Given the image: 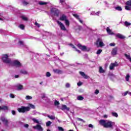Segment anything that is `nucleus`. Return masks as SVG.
I'll list each match as a JSON object with an SVG mask.
<instances>
[{"label":"nucleus","mask_w":131,"mask_h":131,"mask_svg":"<svg viewBox=\"0 0 131 131\" xmlns=\"http://www.w3.org/2000/svg\"><path fill=\"white\" fill-rule=\"evenodd\" d=\"M116 37H118V38H120L121 39H124V38H125V36H123L122 34L120 33L116 34Z\"/></svg>","instance_id":"nucleus-16"},{"label":"nucleus","mask_w":131,"mask_h":131,"mask_svg":"<svg viewBox=\"0 0 131 131\" xmlns=\"http://www.w3.org/2000/svg\"><path fill=\"white\" fill-rule=\"evenodd\" d=\"M9 110V107L7 106H3L2 107L1 106V110Z\"/></svg>","instance_id":"nucleus-29"},{"label":"nucleus","mask_w":131,"mask_h":131,"mask_svg":"<svg viewBox=\"0 0 131 131\" xmlns=\"http://www.w3.org/2000/svg\"><path fill=\"white\" fill-rule=\"evenodd\" d=\"M57 23L60 26L61 30H63V31H66V28L65 27V26L64 25V24H63V23L59 20L57 21Z\"/></svg>","instance_id":"nucleus-8"},{"label":"nucleus","mask_w":131,"mask_h":131,"mask_svg":"<svg viewBox=\"0 0 131 131\" xmlns=\"http://www.w3.org/2000/svg\"><path fill=\"white\" fill-rule=\"evenodd\" d=\"M20 73H21V74H24L25 75H26L28 74L27 71H26V70H21Z\"/></svg>","instance_id":"nucleus-28"},{"label":"nucleus","mask_w":131,"mask_h":131,"mask_svg":"<svg viewBox=\"0 0 131 131\" xmlns=\"http://www.w3.org/2000/svg\"><path fill=\"white\" fill-rule=\"evenodd\" d=\"M69 46H70V47H71L72 48H73V49H75V47L72 45V44H70Z\"/></svg>","instance_id":"nucleus-60"},{"label":"nucleus","mask_w":131,"mask_h":131,"mask_svg":"<svg viewBox=\"0 0 131 131\" xmlns=\"http://www.w3.org/2000/svg\"><path fill=\"white\" fill-rule=\"evenodd\" d=\"M19 43H20V45H23V41H19Z\"/></svg>","instance_id":"nucleus-64"},{"label":"nucleus","mask_w":131,"mask_h":131,"mask_svg":"<svg viewBox=\"0 0 131 131\" xmlns=\"http://www.w3.org/2000/svg\"><path fill=\"white\" fill-rule=\"evenodd\" d=\"M112 115L114 117H118V114L117 113H112Z\"/></svg>","instance_id":"nucleus-40"},{"label":"nucleus","mask_w":131,"mask_h":131,"mask_svg":"<svg viewBox=\"0 0 131 131\" xmlns=\"http://www.w3.org/2000/svg\"><path fill=\"white\" fill-rule=\"evenodd\" d=\"M95 94H96V95H98V94H99V90H96L95 92Z\"/></svg>","instance_id":"nucleus-61"},{"label":"nucleus","mask_w":131,"mask_h":131,"mask_svg":"<svg viewBox=\"0 0 131 131\" xmlns=\"http://www.w3.org/2000/svg\"><path fill=\"white\" fill-rule=\"evenodd\" d=\"M23 4H24V6H27V5H28V3L26 1L23 2Z\"/></svg>","instance_id":"nucleus-51"},{"label":"nucleus","mask_w":131,"mask_h":131,"mask_svg":"<svg viewBox=\"0 0 131 131\" xmlns=\"http://www.w3.org/2000/svg\"><path fill=\"white\" fill-rule=\"evenodd\" d=\"M78 20L80 23H81V24H83V21H82V20L80 19V18H79Z\"/></svg>","instance_id":"nucleus-58"},{"label":"nucleus","mask_w":131,"mask_h":131,"mask_svg":"<svg viewBox=\"0 0 131 131\" xmlns=\"http://www.w3.org/2000/svg\"><path fill=\"white\" fill-rule=\"evenodd\" d=\"M57 128L59 131H64V128H63L62 127L58 126L57 127Z\"/></svg>","instance_id":"nucleus-43"},{"label":"nucleus","mask_w":131,"mask_h":131,"mask_svg":"<svg viewBox=\"0 0 131 131\" xmlns=\"http://www.w3.org/2000/svg\"><path fill=\"white\" fill-rule=\"evenodd\" d=\"M95 45L97 48L104 47V42H103V40L101 38H98L95 43Z\"/></svg>","instance_id":"nucleus-6"},{"label":"nucleus","mask_w":131,"mask_h":131,"mask_svg":"<svg viewBox=\"0 0 131 131\" xmlns=\"http://www.w3.org/2000/svg\"><path fill=\"white\" fill-rule=\"evenodd\" d=\"M130 77V76L129 75V74H127V75L125 77L126 81H128V80H129V78Z\"/></svg>","instance_id":"nucleus-31"},{"label":"nucleus","mask_w":131,"mask_h":131,"mask_svg":"<svg viewBox=\"0 0 131 131\" xmlns=\"http://www.w3.org/2000/svg\"><path fill=\"white\" fill-rule=\"evenodd\" d=\"M1 120L4 123V124H5V125H6V126H9V121L8 120L6 119L5 117H1Z\"/></svg>","instance_id":"nucleus-11"},{"label":"nucleus","mask_w":131,"mask_h":131,"mask_svg":"<svg viewBox=\"0 0 131 131\" xmlns=\"http://www.w3.org/2000/svg\"><path fill=\"white\" fill-rule=\"evenodd\" d=\"M34 25L36 26V27H37L38 28H39L41 26L40 24L37 23V22H35L34 23Z\"/></svg>","instance_id":"nucleus-36"},{"label":"nucleus","mask_w":131,"mask_h":131,"mask_svg":"<svg viewBox=\"0 0 131 131\" xmlns=\"http://www.w3.org/2000/svg\"><path fill=\"white\" fill-rule=\"evenodd\" d=\"M89 127H91V129H89V130H92L94 128V125L92 124H90L88 125Z\"/></svg>","instance_id":"nucleus-42"},{"label":"nucleus","mask_w":131,"mask_h":131,"mask_svg":"<svg viewBox=\"0 0 131 131\" xmlns=\"http://www.w3.org/2000/svg\"><path fill=\"white\" fill-rule=\"evenodd\" d=\"M115 9L117 10V11H122V8L120 6H118L115 8Z\"/></svg>","instance_id":"nucleus-34"},{"label":"nucleus","mask_w":131,"mask_h":131,"mask_svg":"<svg viewBox=\"0 0 131 131\" xmlns=\"http://www.w3.org/2000/svg\"><path fill=\"white\" fill-rule=\"evenodd\" d=\"M10 64L11 66H14V67H17V68H20L22 66V64H21V62L19 61L18 60H14L13 61H10Z\"/></svg>","instance_id":"nucleus-3"},{"label":"nucleus","mask_w":131,"mask_h":131,"mask_svg":"<svg viewBox=\"0 0 131 131\" xmlns=\"http://www.w3.org/2000/svg\"><path fill=\"white\" fill-rule=\"evenodd\" d=\"M52 124V122L51 121H49L46 122V126H50Z\"/></svg>","instance_id":"nucleus-37"},{"label":"nucleus","mask_w":131,"mask_h":131,"mask_svg":"<svg viewBox=\"0 0 131 131\" xmlns=\"http://www.w3.org/2000/svg\"><path fill=\"white\" fill-rule=\"evenodd\" d=\"M125 10H127V11H130L131 10V0L128 1L125 3Z\"/></svg>","instance_id":"nucleus-7"},{"label":"nucleus","mask_w":131,"mask_h":131,"mask_svg":"<svg viewBox=\"0 0 131 131\" xmlns=\"http://www.w3.org/2000/svg\"><path fill=\"white\" fill-rule=\"evenodd\" d=\"M60 4H61V5H62L63 6H64V7H65L64 5H66V3H65V2L64 1V0H60Z\"/></svg>","instance_id":"nucleus-39"},{"label":"nucleus","mask_w":131,"mask_h":131,"mask_svg":"<svg viewBox=\"0 0 131 131\" xmlns=\"http://www.w3.org/2000/svg\"><path fill=\"white\" fill-rule=\"evenodd\" d=\"M66 88H70V83H67L66 84Z\"/></svg>","instance_id":"nucleus-49"},{"label":"nucleus","mask_w":131,"mask_h":131,"mask_svg":"<svg viewBox=\"0 0 131 131\" xmlns=\"http://www.w3.org/2000/svg\"><path fill=\"white\" fill-rule=\"evenodd\" d=\"M10 98H12V99H14V98H15V95H14V94H10Z\"/></svg>","instance_id":"nucleus-52"},{"label":"nucleus","mask_w":131,"mask_h":131,"mask_svg":"<svg viewBox=\"0 0 131 131\" xmlns=\"http://www.w3.org/2000/svg\"><path fill=\"white\" fill-rule=\"evenodd\" d=\"M128 93H129V92L126 91V92H124V93H123L122 95L124 96H126V95H127V94L128 95Z\"/></svg>","instance_id":"nucleus-50"},{"label":"nucleus","mask_w":131,"mask_h":131,"mask_svg":"<svg viewBox=\"0 0 131 131\" xmlns=\"http://www.w3.org/2000/svg\"><path fill=\"white\" fill-rule=\"evenodd\" d=\"M124 56L127 59V60H128L129 61V62H131V57H130V55L129 54H127L126 53L124 54Z\"/></svg>","instance_id":"nucleus-22"},{"label":"nucleus","mask_w":131,"mask_h":131,"mask_svg":"<svg viewBox=\"0 0 131 131\" xmlns=\"http://www.w3.org/2000/svg\"><path fill=\"white\" fill-rule=\"evenodd\" d=\"M33 114H34V115H36V114H40V113H39L36 112V111H33Z\"/></svg>","instance_id":"nucleus-53"},{"label":"nucleus","mask_w":131,"mask_h":131,"mask_svg":"<svg viewBox=\"0 0 131 131\" xmlns=\"http://www.w3.org/2000/svg\"><path fill=\"white\" fill-rule=\"evenodd\" d=\"M80 74L85 79H88L89 78V76L85 75L84 72H79Z\"/></svg>","instance_id":"nucleus-17"},{"label":"nucleus","mask_w":131,"mask_h":131,"mask_svg":"<svg viewBox=\"0 0 131 131\" xmlns=\"http://www.w3.org/2000/svg\"><path fill=\"white\" fill-rule=\"evenodd\" d=\"M99 72L100 73H104L105 72V71L101 67H99Z\"/></svg>","instance_id":"nucleus-35"},{"label":"nucleus","mask_w":131,"mask_h":131,"mask_svg":"<svg viewBox=\"0 0 131 131\" xmlns=\"http://www.w3.org/2000/svg\"><path fill=\"white\" fill-rule=\"evenodd\" d=\"M124 25L126 27H128V26H130L131 23H128L127 21H126L124 22Z\"/></svg>","instance_id":"nucleus-25"},{"label":"nucleus","mask_w":131,"mask_h":131,"mask_svg":"<svg viewBox=\"0 0 131 131\" xmlns=\"http://www.w3.org/2000/svg\"><path fill=\"white\" fill-rule=\"evenodd\" d=\"M77 100H79V101H82V100H83V97L79 96L77 97Z\"/></svg>","instance_id":"nucleus-33"},{"label":"nucleus","mask_w":131,"mask_h":131,"mask_svg":"<svg viewBox=\"0 0 131 131\" xmlns=\"http://www.w3.org/2000/svg\"><path fill=\"white\" fill-rule=\"evenodd\" d=\"M17 90L18 91H21V90H23V85L21 84H19L17 85Z\"/></svg>","instance_id":"nucleus-26"},{"label":"nucleus","mask_w":131,"mask_h":131,"mask_svg":"<svg viewBox=\"0 0 131 131\" xmlns=\"http://www.w3.org/2000/svg\"><path fill=\"white\" fill-rule=\"evenodd\" d=\"M21 18L24 21H28V18L25 17V16H21Z\"/></svg>","instance_id":"nucleus-32"},{"label":"nucleus","mask_w":131,"mask_h":131,"mask_svg":"<svg viewBox=\"0 0 131 131\" xmlns=\"http://www.w3.org/2000/svg\"><path fill=\"white\" fill-rule=\"evenodd\" d=\"M54 104L55 106H58V105H60V102H59L57 100H55L54 102Z\"/></svg>","instance_id":"nucleus-45"},{"label":"nucleus","mask_w":131,"mask_h":131,"mask_svg":"<svg viewBox=\"0 0 131 131\" xmlns=\"http://www.w3.org/2000/svg\"><path fill=\"white\" fill-rule=\"evenodd\" d=\"M77 47L79 48V49L82 50V51H85L86 50V47L84 46H82L81 45H80V43H78L77 45Z\"/></svg>","instance_id":"nucleus-14"},{"label":"nucleus","mask_w":131,"mask_h":131,"mask_svg":"<svg viewBox=\"0 0 131 131\" xmlns=\"http://www.w3.org/2000/svg\"><path fill=\"white\" fill-rule=\"evenodd\" d=\"M99 123L101 125L107 128H112L114 124H115V122L107 120H100Z\"/></svg>","instance_id":"nucleus-1"},{"label":"nucleus","mask_w":131,"mask_h":131,"mask_svg":"<svg viewBox=\"0 0 131 131\" xmlns=\"http://www.w3.org/2000/svg\"><path fill=\"white\" fill-rule=\"evenodd\" d=\"M117 54V48H114L112 51V55L115 56Z\"/></svg>","instance_id":"nucleus-18"},{"label":"nucleus","mask_w":131,"mask_h":131,"mask_svg":"<svg viewBox=\"0 0 131 131\" xmlns=\"http://www.w3.org/2000/svg\"><path fill=\"white\" fill-rule=\"evenodd\" d=\"M19 27L20 28V29L24 30V28H25V26H24V25H20L19 26Z\"/></svg>","instance_id":"nucleus-46"},{"label":"nucleus","mask_w":131,"mask_h":131,"mask_svg":"<svg viewBox=\"0 0 131 131\" xmlns=\"http://www.w3.org/2000/svg\"><path fill=\"white\" fill-rule=\"evenodd\" d=\"M24 127H26V128H28V127H29V125L28 124H25L24 125Z\"/></svg>","instance_id":"nucleus-54"},{"label":"nucleus","mask_w":131,"mask_h":131,"mask_svg":"<svg viewBox=\"0 0 131 131\" xmlns=\"http://www.w3.org/2000/svg\"><path fill=\"white\" fill-rule=\"evenodd\" d=\"M2 60L4 63L6 64H10L11 63V60L10 58H9V55L5 54L2 57Z\"/></svg>","instance_id":"nucleus-5"},{"label":"nucleus","mask_w":131,"mask_h":131,"mask_svg":"<svg viewBox=\"0 0 131 131\" xmlns=\"http://www.w3.org/2000/svg\"><path fill=\"white\" fill-rule=\"evenodd\" d=\"M46 13L49 15V16H51L52 17V19H54V17H55V16L59 17L60 15V11L55 7L51 8L50 12H46Z\"/></svg>","instance_id":"nucleus-2"},{"label":"nucleus","mask_w":131,"mask_h":131,"mask_svg":"<svg viewBox=\"0 0 131 131\" xmlns=\"http://www.w3.org/2000/svg\"><path fill=\"white\" fill-rule=\"evenodd\" d=\"M81 84H82V83L81 82H79L77 83V85L78 86H80V85H81Z\"/></svg>","instance_id":"nucleus-59"},{"label":"nucleus","mask_w":131,"mask_h":131,"mask_svg":"<svg viewBox=\"0 0 131 131\" xmlns=\"http://www.w3.org/2000/svg\"><path fill=\"white\" fill-rule=\"evenodd\" d=\"M41 124H37L36 126H33L34 129H36L38 131H43V128L40 125Z\"/></svg>","instance_id":"nucleus-9"},{"label":"nucleus","mask_w":131,"mask_h":131,"mask_svg":"<svg viewBox=\"0 0 131 131\" xmlns=\"http://www.w3.org/2000/svg\"><path fill=\"white\" fill-rule=\"evenodd\" d=\"M106 31L108 34H110V35H113L114 34V33H113V31L110 30V28H109V27H107L106 28Z\"/></svg>","instance_id":"nucleus-19"},{"label":"nucleus","mask_w":131,"mask_h":131,"mask_svg":"<svg viewBox=\"0 0 131 131\" xmlns=\"http://www.w3.org/2000/svg\"><path fill=\"white\" fill-rule=\"evenodd\" d=\"M47 117H48V118H50V119H51L52 120H54V119H56V117L54 116H50V115H48Z\"/></svg>","instance_id":"nucleus-27"},{"label":"nucleus","mask_w":131,"mask_h":131,"mask_svg":"<svg viewBox=\"0 0 131 131\" xmlns=\"http://www.w3.org/2000/svg\"><path fill=\"white\" fill-rule=\"evenodd\" d=\"M12 115H16V111L14 110L12 111Z\"/></svg>","instance_id":"nucleus-57"},{"label":"nucleus","mask_w":131,"mask_h":131,"mask_svg":"<svg viewBox=\"0 0 131 131\" xmlns=\"http://www.w3.org/2000/svg\"><path fill=\"white\" fill-rule=\"evenodd\" d=\"M74 17H75V18H76V19H77L78 20V19H79V16L76 14H73Z\"/></svg>","instance_id":"nucleus-47"},{"label":"nucleus","mask_w":131,"mask_h":131,"mask_svg":"<svg viewBox=\"0 0 131 131\" xmlns=\"http://www.w3.org/2000/svg\"><path fill=\"white\" fill-rule=\"evenodd\" d=\"M64 23L66 26L69 27V25H70V21H69V20H68V19L65 20Z\"/></svg>","instance_id":"nucleus-24"},{"label":"nucleus","mask_w":131,"mask_h":131,"mask_svg":"<svg viewBox=\"0 0 131 131\" xmlns=\"http://www.w3.org/2000/svg\"><path fill=\"white\" fill-rule=\"evenodd\" d=\"M30 110V107L24 106H22L20 108L17 109V111H18L19 113H25V112H27V111H29Z\"/></svg>","instance_id":"nucleus-4"},{"label":"nucleus","mask_w":131,"mask_h":131,"mask_svg":"<svg viewBox=\"0 0 131 131\" xmlns=\"http://www.w3.org/2000/svg\"><path fill=\"white\" fill-rule=\"evenodd\" d=\"M118 66V63L117 62H115L114 63H112L110 65V70H113L114 69V67H117Z\"/></svg>","instance_id":"nucleus-10"},{"label":"nucleus","mask_w":131,"mask_h":131,"mask_svg":"<svg viewBox=\"0 0 131 131\" xmlns=\"http://www.w3.org/2000/svg\"><path fill=\"white\" fill-rule=\"evenodd\" d=\"M100 14V11L98 12H95V11H92L91 13V15H92V16H99Z\"/></svg>","instance_id":"nucleus-21"},{"label":"nucleus","mask_w":131,"mask_h":131,"mask_svg":"<svg viewBox=\"0 0 131 131\" xmlns=\"http://www.w3.org/2000/svg\"><path fill=\"white\" fill-rule=\"evenodd\" d=\"M67 19V16L65 14H62L59 18V20H60V21H65Z\"/></svg>","instance_id":"nucleus-15"},{"label":"nucleus","mask_w":131,"mask_h":131,"mask_svg":"<svg viewBox=\"0 0 131 131\" xmlns=\"http://www.w3.org/2000/svg\"><path fill=\"white\" fill-rule=\"evenodd\" d=\"M110 46L111 47H114V46H115V43H110Z\"/></svg>","instance_id":"nucleus-56"},{"label":"nucleus","mask_w":131,"mask_h":131,"mask_svg":"<svg viewBox=\"0 0 131 131\" xmlns=\"http://www.w3.org/2000/svg\"><path fill=\"white\" fill-rule=\"evenodd\" d=\"M33 122L37 124H42V122L40 119L33 118Z\"/></svg>","instance_id":"nucleus-12"},{"label":"nucleus","mask_w":131,"mask_h":131,"mask_svg":"<svg viewBox=\"0 0 131 131\" xmlns=\"http://www.w3.org/2000/svg\"><path fill=\"white\" fill-rule=\"evenodd\" d=\"M76 119H77V120H78V121H82L84 123V122H85V121H84V120H83L82 119H81L79 118H76Z\"/></svg>","instance_id":"nucleus-41"},{"label":"nucleus","mask_w":131,"mask_h":131,"mask_svg":"<svg viewBox=\"0 0 131 131\" xmlns=\"http://www.w3.org/2000/svg\"><path fill=\"white\" fill-rule=\"evenodd\" d=\"M40 114H41V115H43V116H47L48 117V115H48V114H43V113H42V114H41L40 113Z\"/></svg>","instance_id":"nucleus-62"},{"label":"nucleus","mask_w":131,"mask_h":131,"mask_svg":"<svg viewBox=\"0 0 131 131\" xmlns=\"http://www.w3.org/2000/svg\"><path fill=\"white\" fill-rule=\"evenodd\" d=\"M53 72L54 73H57V74H61L62 73V71L58 69H54L53 70Z\"/></svg>","instance_id":"nucleus-23"},{"label":"nucleus","mask_w":131,"mask_h":131,"mask_svg":"<svg viewBox=\"0 0 131 131\" xmlns=\"http://www.w3.org/2000/svg\"><path fill=\"white\" fill-rule=\"evenodd\" d=\"M104 3L105 4L106 7H109V6H110V4H109V3H107V2H104Z\"/></svg>","instance_id":"nucleus-55"},{"label":"nucleus","mask_w":131,"mask_h":131,"mask_svg":"<svg viewBox=\"0 0 131 131\" xmlns=\"http://www.w3.org/2000/svg\"><path fill=\"white\" fill-rule=\"evenodd\" d=\"M51 76V73L47 72L46 73V77H50Z\"/></svg>","instance_id":"nucleus-48"},{"label":"nucleus","mask_w":131,"mask_h":131,"mask_svg":"<svg viewBox=\"0 0 131 131\" xmlns=\"http://www.w3.org/2000/svg\"><path fill=\"white\" fill-rule=\"evenodd\" d=\"M61 110H67V111H69V110H70V108L68 107L66 105H62Z\"/></svg>","instance_id":"nucleus-20"},{"label":"nucleus","mask_w":131,"mask_h":131,"mask_svg":"<svg viewBox=\"0 0 131 131\" xmlns=\"http://www.w3.org/2000/svg\"><path fill=\"white\" fill-rule=\"evenodd\" d=\"M102 53V49H99L97 51V52H96V54L97 55H100V54H101Z\"/></svg>","instance_id":"nucleus-44"},{"label":"nucleus","mask_w":131,"mask_h":131,"mask_svg":"<svg viewBox=\"0 0 131 131\" xmlns=\"http://www.w3.org/2000/svg\"><path fill=\"white\" fill-rule=\"evenodd\" d=\"M38 4L40 5V6H46V5H50L51 3L50 2H43V1H39Z\"/></svg>","instance_id":"nucleus-13"},{"label":"nucleus","mask_w":131,"mask_h":131,"mask_svg":"<svg viewBox=\"0 0 131 131\" xmlns=\"http://www.w3.org/2000/svg\"><path fill=\"white\" fill-rule=\"evenodd\" d=\"M41 98L42 100H47V97H46V94L45 93L41 94Z\"/></svg>","instance_id":"nucleus-30"},{"label":"nucleus","mask_w":131,"mask_h":131,"mask_svg":"<svg viewBox=\"0 0 131 131\" xmlns=\"http://www.w3.org/2000/svg\"><path fill=\"white\" fill-rule=\"evenodd\" d=\"M31 99H32V97L29 96V95H27L26 96V100H31Z\"/></svg>","instance_id":"nucleus-38"},{"label":"nucleus","mask_w":131,"mask_h":131,"mask_svg":"<svg viewBox=\"0 0 131 131\" xmlns=\"http://www.w3.org/2000/svg\"><path fill=\"white\" fill-rule=\"evenodd\" d=\"M15 78H18L19 77V75H16L14 76Z\"/></svg>","instance_id":"nucleus-63"}]
</instances>
